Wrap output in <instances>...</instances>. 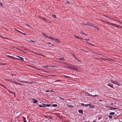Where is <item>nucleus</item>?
Instances as JSON below:
<instances>
[{"instance_id":"f257e3e1","label":"nucleus","mask_w":122,"mask_h":122,"mask_svg":"<svg viewBox=\"0 0 122 122\" xmlns=\"http://www.w3.org/2000/svg\"><path fill=\"white\" fill-rule=\"evenodd\" d=\"M110 81L112 83L114 84H116L118 86H119L120 85V84L119 81L116 80L114 81L111 80H110Z\"/></svg>"},{"instance_id":"f03ea898","label":"nucleus","mask_w":122,"mask_h":122,"mask_svg":"<svg viewBox=\"0 0 122 122\" xmlns=\"http://www.w3.org/2000/svg\"><path fill=\"white\" fill-rule=\"evenodd\" d=\"M78 68L77 66L74 65V66H73L72 69L77 71L78 70Z\"/></svg>"},{"instance_id":"7ed1b4c3","label":"nucleus","mask_w":122,"mask_h":122,"mask_svg":"<svg viewBox=\"0 0 122 122\" xmlns=\"http://www.w3.org/2000/svg\"><path fill=\"white\" fill-rule=\"evenodd\" d=\"M7 90L8 91V92H9L10 93H11V94H14V97H15V92H13L11 91H10L9 90H8V89H7Z\"/></svg>"},{"instance_id":"20e7f679","label":"nucleus","mask_w":122,"mask_h":122,"mask_svg":"<svg viewBox=\"0 0 122 122\" xmlns=\"http://www.w3.org/2000/svg\"><path fill=\"white\" fill-rule=\"evenodd\" d=\"M73 66H74V65L71 64H70L69 65L68 68L72 69Z\"/></svg>"},{"instance_id":"39448f33","label":"nucleus","mask_w":122,"mask_h":122,"mask_svg":"<svg viewBox=\"0 0 122 122\" xmlns=\"http://www.w3.org/2000/svg\"><path fill=\"white\" fill-rule=\"evenodd\" d=\"M17 57H18V58H20V59H19V60L21 61H23L24 60V58L22 57H20L19 56H17Z\"/></svg>"},{"instance_id":"423d86ee","label":"nucleus","mask_w":122,"mask_h":122,"mask_svg":"<svg viewBox=\"0 0 122 122\" xmlns=\"http://www.w3.org/2000/svg\"><path fill=\"white\" fill-rule=\"evenodd\" d=\"M42 34L43 36L44 37H46V38H47V37H48V36H47L46 34L45 33H42Z\"/></svg>"},{"instance_id":"0eeeda50","label":"nucleus","mask_w":122,"mask_h":122,"mask_svg":"<svg viewBox=\"0 0 122 122\" xmlns=\"http://www.w3.org/2000/svg\"><path fill=\"white\" fill-rule=\"evenodd\" d=\"M32 100L34 101L33 102L34 103H36L37 104H38L37 103L38 102V101L37 100H35V99H32Z\"/></svg>"},{"instance_id":"6e6552de","label":"nucleus","mask_w":122,"mask_h":122,"mask_svg":"<svg viewBox=\"0 0 122 122\" xmlns=\"http://www.w3.org/2000/svg\"><path fill=\"white\" fill-rule=\"evenodd\" d=\"M78 112L79 113L81 114H82L83 113V110H78Z\"/></svg>"},{"instance_id":"1a4fd4ad","label":"nucleus","mask_w":122,"mask_h":122,"mask_svg":"<svg viewBox=\"0 0 122 122\" xmlns=\"http://www.w3.org/2000/svg\"><path fill=\"white\" fill-rule=\"evenodd\" d=\"M107 86L111 87L112 88H113V85L111 84L110 83H108L107 85Z\"/></svg>"},{"instance_id":"9d476101","label":"nucleus","mask_w":122,"mask_h":122,"mask_svg":"<svg viewBox=\"0 0 122 122\" xmlns=\"http://www.w3.org/2000/svg\"><path fill=\"white\" fill-rule=\"evenodd\" d=\"M22 118L24 119L23 121L24 122H27V121L26 120V118L24 117H22Z\"/></svg>"},{"instance_id":"9b49d317","label":"nucleus","mask_w":122,"mask_h":122,"mask_svg":"<svg viewBox=\"0 0 122 122\" xmlns=\"http://www.w3.org/2000/svg\"><path fill=\"white\" fill-rule=\"evenodd\" d=\"M59 59L60 60H61L62 61H65V59L64 57H61Z\"/></svg>"},{"instance_id":"f8f14e48","label":"nucleus","mask_w":122,"mask_h":122,"mask_svg":"<svg viewBox=\"0 0 122 122\" xmlns=\"http://www.w3.org/2000/svg\"><path fill=\"white\" fill-rule=\"evenodd\" d=\"M94 28L96 30H98L99 29L96 26H94Z\"/></svg>"},{"instance_id":"ddd939ff","label":"nucleus","mask_w":122,"mask_h":122,"mask_svg":"<svg viewBox=\"0 0 122 122\" xmlns=\"http://www.w3.org/2000/svg\"><path fill=\"white\" fill-rule=\"evenodd\" d=\"M54 40H55V42H60V41L58 39H54Z\"/></svg>"},{"instance_id":"4468645a","label":"nucleus","mask_w":122,"mask_h":122,"mask_svg":"<svg viewBox=\"0 0 122 122\" xmlns=\"http://www.w3.org/2000/svg\"><path fill=\"white\" fill-rule=\"evenodd\" d=\"M87 25H90V26H93V25H92V24H91V23H87Z\"/></svg>"},{"instance_id":"2eb2a0df","label":"nucleus","mask_w":122,"mask_h":122,"mask_svg":"<svg viewBox=\"0 0 122 122\" xmlns=\"http://www.w3.org/2000/svg\"><path fill=\"white\" fill-rule=\"evenodd\" d=\"M0 85L1 86L3 87H4L5 89H7V88L4 85H3L2 84H0Z\"/></svg>"},{"instance_id":"dca6fc26","label":"nucleus","mask_w":122,"mask_h":122,"mask_svg":"<svg viewBox=\"0 0 122 122\" xmlns=\"http://www.w3.org/2000/svg\"><path fill=\"white\" fill-rule=\"evenodd\" d=\"M7 56L8 57H9L11 58H13V59H14V57H13V56H10L9 55H7Z\"/></svg>"},{"instance_id":"f3484780","label":"nucleus","mask_w":122,"mask_h":122,"mask_svg":"<svg viewBox=\"0 0 122 122\" xmlns=\"http://www.w3.org/2000/svg\"><path fill=\"white\" fill-rule=\"evenodd\" d=\"M32 52H33V53H35L36 54H38V55H41V56H44L43 55L41 54H38V53H36L35 52H34L33 51H32Z\"/></svg>"},{"instance_id":"a211bd4d","label":"nucleus","mask_w":122,"mask_h":122,"mask_svg":"<svg viewBox=\"0 0 122 122\" xmlns=\"http://www.w3.org/2000/svg\"><path fill=\"white\" fill-rule=\"evenodd\" d=\"M47 38H49L50 39L52 40H54V38H52L51 37H49V36H48V37H47Z\"/></svg>"},{"instance_id":"6ab92c4d","label":"nucleus","mask_w":122,"mask_h":122,"mask_svg":"<svg viewBox=\"0 0 122 122\" xmlns=\"http://www.w3.org/2000/svg\"><path fill=\"white\" fill-rule=\"evenodd\" d=\"M115 114V113L114 112H111L109 113V114L110 115H114Z\"/></svg>"},{"instance_id":"aec40b11","label":"nucleus","mask_w":122,"mask_h":122,"mask_svg":"<svg viewBox=\"0 0 122 122\" xmlns=\"http://www.w3.org/2000/svg\"><path fill=\"white\" fill-rule=\"evenodd\" d=\"M74 36L75 37L77 38V39H79V38H80V37L79 36H76V35H74Z\"/></svg>"},{"instance_id":"412c9836","label":"nucleus","mask_w":122,"mask_h":122,"mask_svg":"<svg viewBox=\"0 0 122 122\" xmlns=\"http://www.w3.org/2000/svg\"><path fill=\"white\" fill-rule=\"evenodd\" d=\"M52 106L54 107H56L57 106V105L56 104H54L52 105Z\"/></svg>"},{"instance_id":"4be33fe9","label":"nucleus","mask_w":122,"mask_h":122,"mask_svg":"<svg viewBox=\"0 0 122 122\" xmlns=\"http://www.w3.org/2000/svg\"><path fill=\"white\" fill-rule=\"evenodd\" d=\"M106 107H108V108H110V110H112L113 109V108H112V107H107V106Z\"/></svg>"},{"instance_id":"5701e85b","label":"nucleus","mask_w":122,"mask_h":122,"mask_svg":"<svg viewBox=\"0 0 122 122\" xmlns=\"http://www.w3.org/2000/svg\"><path fill=\"white\" fill-rule=\"evenodd\" d=\"M91 96L92 97H96V96H97L98 97V96L97 95H91Z\"/></svg>"},{"instance_id":"b1692460","label":"nucleus","mask_w":122,"mask_h":122,"mask_svg":"<svg viewBox=\"0 0 122 122\" xmlns=\"http://www.w3.org/2000/svg\"><path fill=\"white\" fill-rule=\"evenodd\" d=\"M39 106L41 107H46V106L41 105H39Z\"/></svg>"},{"instance_id":"393cba45","label":"nucleus","mask_w":122,"mask_h":122,"mask_svg":"<svg viewBox=\"0 0 122 122\" xmlns=\"http://www.w3.org/2000/svg\"><path fill=\"white\" fill-rule=\"evenodd\" d=\"M109 118L110 119H112V117L111 115H109L108 116Z\"/></svg>"},{"instance_id":"a878e982","label":"nucleus","mask_w":122,"mask_h":122,"mask_svg":"<svg viewBox=\"0 0 122 122\" xmlns=\"http://www.w3.org/2000/svg\"><path fill=\"white\" fill-rule=\"evenodd\" d=\"M115 21H117L119 22V23H121V24H122V22H120V21H119V20H115Z\"/></svg>"},{"instance_id":"bb28decb","label":"nucleus","mask_w":122,"mask_h":122,"mask_svg":"<svg viewBox=\"0 0 122 122\" xmlns=\"http://www.w3.org/2000/svg\"><path fill=\"white\" fill-rule=\"evenodd\" d=\"M52 16L54 18H56V16L55 15H52Z\"/></svg>"},{"instance_id":"cd10ccee","label":"nucleus","mask_w":122,"mask_h":122,"mask_svg":"<svg viewBox=\"0 0 122 122\" xmlns=\"http://www.w3.org/2000/svg\"><path fill=\"white\" fill-rule=\"evenodd\" d=\"M84 40H86V41H89L90 40V39H84Z\"/></svg>"},{"instance_id":"c85d7f7f","label":"nucleus","mask_w":122,"mask_h":122,"mask_svg":"<svg viewBox=\"0 0 122 122\" xmlns=\"http://www.w3.org/2000/svg\"><path fill=\"white\" fill-rule=\"evenodd\" d=\"M64 76L65 77H66V78H70V76H65V75Z\"/></svg>"},{"instance_id":"c756f323","label":"nucleus","mask_w":122,"mask_h":122,"mask_svg":"<svg viewBox=\"0 0 122 122\" xmlns=\"http://www.w3.org/2000/svg\"><path fill=\"white\" fill-rule=\"evenodd\" d=\"M73 56L75 58V59H77V58H76V56L75 55L73 54Z\"/></svg>"},{"instance_id":"7c9ffc66","label":"nucleus","mask_w":122,"mask_h":122,"mask_svg":"<svg viewBox=\"0 0 122 122\" xmlns=\"http://www.w3.org/2000/svg\"><path fill=\"white\" fill-rule=\"evenodd\" d=\"M0 5L1 6H3V5L2 4V3L0 2Z\"/></svg>"},{"instance_id":"2f4dec72","label":"nucleus","mask_w":122,"mask_h":122,"mask_svg":"<svg viewBox=\"0 0 122 122\" xmlns=\"http://www.w3.org/2000/svg\"><path fill=\"white\" fill-rule=\"evenodd\" d=\"M43 20L45 21H46V20L45 18H44L43 19Z\"/></svg>"},{"instance_id":"473e14b6","label":"nucleus","mask_w":122,"mask_h":122,"mask_svg":"<svg viewBox=\"0 0 122 122\" xmlns=\"http://www.w3.org/2000/svg\"><path fill=\"white\" fill-rule=\"evenodd\" d=\"M90 108H91V107H93L92 105H90Z\"/></svg>"},{"instance_id":"72a5a7b5","label":"nucleus","mask_w":122,"mask_h":122,"mask_svg":"<svg viewBox=\"0 0 122 122\" xmlns=\"http://www.w3.org/2000/svg\"><path fill=\"white\" fill-rule=\"evenodd\" d=\"M11 75H12V76H16V75L15 74H11Z\"/></svg>"},{"instance_id":"f704fd0d","label":"nucleus","mask_w":122,"mask_h":122,"mask_svg":"<svg viewBox=\"0 0 122 122\" xmlns=\"http://www.w3.org/2000/svg\"><path fill=\"white\" fill-rule=\"evenodd\" d=\"M50 106V104H49V105L47 104V105H46V106H47V107H49Z\"/></svg>"},{"instance_id":"c9c22d12","label":"nucleus","mask_w":122,"mask_h":122,"mask_svg":"<svg viewBox=\"0 0 122 122\" xmlns=\"http://www.w3.org/2000/svg\"><path fill=\"white\" fill-rule=\"evenodd\" d=\"M87 23H83V25H87Z\"/></svg>"},{"instance_id":"e433bc0d","label":"nucleus","mask_w":122,"mask_h":122,"mask_svg":"<svg viewBox=\"0 0 122 122\" xmlns=\"http://www.w3.org/2000/svg\"><path fill=\"white\" fill-rule=\"evenodd\" d=\"M59 98H60V99H62L63 100H65V98H62V97H59Z\"/></svg>"},{"instance_id":"4c0bfd02","label":"nucleus","mask_w":122,"mask_h":122,"mask_svg":"<svg viewBox=\"0 0 122 122\" xmlns=\"http://www.w3.org/2000/svg\"><path fill=\"white\" fill-rule=\"evenodd\" d=\"M5 80L6 81H10V80H9V79H5Z\"/></svg>"},{"instance_id":"58836bf2","label":"nucleus","mask_w":122,"mask_h":122,"mask_svg":"<svg viewBox=\"0 0 122 122\" xmlns=\"http://www.w3.org/2000/svg\"><path fill=\"white\" fill-rule=\"evenodd\" d=\"M49 67V66H46L44 67H46L47 69H48V67Z\"/></svg>"},{"instance_id":"ea45409f","label":"nucleus","mask_w":122,"mask_h":122,"mask_svg":"<svg viewBox=\"0 0 122 122\" xmlns=\"http://www.w3.org/2000/svg\"><path fill=\"white\" fill-rule=\"evenodd\" d=\"M14 59L17 60H19V59L18 58H15V57H14Z\"/></svg>"},{"instance_id":"a19ab883","label":"nucleus","mask_w":122,"mask_h":122,"mask_svg":"<svg viewBox=\"0 0 122 122\" xmlns=\"http://www.w3.org/2000/svg\"><path fill=\"white\" fill-rule=\"evenodd\" d=\"M76 59L77 60V61H78V62H81L80 61V60H79V59H77H77Z\"/></svg>"},{"instance_id":"79ce46f5","label":"nucleus","mask_w":122,"mask_h":122,"mask_svg":"<svg viewBox=\"0 0 122 122\" xmlns=\"http://www.w3.org/2000/svg\"><path fill=\"white\" fill-rule=\"evenodd\" d=\"M12 82L13 83H15L16 84V82H15V81H12Z\"/></svg>"},{"instance_id":"37998d69","label":"nucleus","mask_w":122,"mask_h":122,"mask_svg":"<svg viewBox=\"0 0 122 122\" xmlns=\"http://www.w3.org/2000/svg\"><path fill=\"white\" fill-rule=\"evenodd\" d=\"M79 39H80L81 40H83V39L81 37H80Z\"/></svg>"},{"instance_id":"c03bdc74","label":"nucleus","mask_w":122,"mask_h":122,"mask_svg":"<svg viewBox=\"0 0 122 122\" xmlns=\"http://www.w3.org/2000/svg\"><path fill=\"white\" fill-rule=\"evenodd\" d=\"M87 44H91V45H92V44H91L90 43V42H87Z\"/></svg>"},{"instance_id":"a18cd8bd","label":"nucleus","mask_w":122,"mask_h":122,"mask_svg":"<svg viewBox=\"0 0 122 122\" xmlns=\"http://www.w3.org/2000/svg\"><path fill=\"white\" fill-rule=\"evenodd\" d=\"M26 25L27 26H28L29 27H30V25H29L28 24H26Z\"/></svg>"},{"instance_id":"49530a36","label":"nucleus","mask_w":122,"mask_h":122,"mask_svg":"<svg viewBox=\"0 0 122 122\" xmlns=\"http://www.w3.org/2000/svg\"><path fill=\"white\" fill-rule=\"evenodd\" d=\"M17 31L18 32H19L21 33V32H21L20 31H19V30H17Z\"/></svg>"},{"instance_id":"de8ad7c7","label":"nucleus","mask_w":122,"mask_h":122,"mask_svg":"<svg viewBox=\"0 0 122 122\" xmlns=\"http://www.w3.org/2000/svg\"><path fill=\"white\" fill-rule=\"evenodd\" d=\"M89 105V104H85V105H84L85 106H88Z\"/></svg>"},{"instance_id":"09e8293b","label":"nucleus","mask_w":122,"mask_h":122,"mask_svg":"<svg viewBox=\"0 0 122 122\" xmlns=\"http://www.w3.org/2000/svg\"><path fill=\"white\" fill-rule=\"evenodd\" d=\"M21 33L22 34H23L24 35H26V34L25 33H22V32H21Z\"/></svg>"},{"instance_id":"8fccbe9b","label":"nucleus","mask_w":122,"mask_h":122,"mask_svg":"<svg viewBox=\"0 0 122 122\" xmlns=\"http://www.w3.org/2000/svg\"><path fill=\"white\" fill-rule=\"evenodd\" d=\"M109 18V19H110L112 20H114V19H111V18H109H109Z\"/></svg>"},{"instance_id":"3c124183","label":"nucleus","mask_w":122,"mask_h":122,"mask_svg":"<svg viewBox=\"0 0 122 122\" xmlns=\"http://www.w3.org/2000/svg\"><path fill=\"white\" fill-rule=\"evenodd\" d=\"M49 92V91H48V90H46V92Z\"/></svg>"},{"instance_id":"603ef678","label":"nucleus","mask_w":122,"mask_h":122,"mask_svg":"<svg viewBox=\"0 0 122 122\" xmlns=\"http://www.w3.org/2000/svg\"><path fill=\"white\" fill-rule=\"evenodd\" d=\"M110 24L114 26H115V25H116L115 24L114 25H113V24Z\"/></svg>"},{"instance_id":"864d4df0","label":"nucleus","mask_w":122,"mask_h":122,"mask_svg":"<svg viewBox=\"0 0 122 122\" xmlns=\"http://www.w3.org/2000/svg\"><path fill=\"white\" fill-rule=\"evenodd\" d=\"M117 109V108H113V109L115 110V109Z\"/></svg>"},{"instance_id":"5fc2aeb1","label":"nucleus","mask_w":122,"mask_h":122,"mask_svg":"<svg viewBox=\"0 0 122 122\" xmlns=\"http://www.w3.org/2000/svg\"><path fill=\"white\" fill-rule=\"evenodd\" d=\"M81 105H82V106H84V105L83 103H81Z\"/></svg>"},{"instance_id":"6e6d98bb","label":"nucleus","mask_w":122,"mask_h":122,"mask_svg":"<svg viewBox=\"0 0 122 122\" xmlns=\"http://www.w3.org/2000/svg\"><path fill=\"white\" fill-rule=\"evenodd\" d=\"M47 43L48 44H51V43H49V42H47Z\"/></svg>"},{"instance_id":"4d7b16f0","label":"nucleus","mask_w":122,"mask_h":122,"mask_svg":"<svg viewBox=\"0 0 122 122\" xmlns=\"http://www.w3.org/2000/svg\"><path fill=\"white\" fill-rule=\"evenodd\" d=\"M19 83L16 82V84H17V85H18L19 84Z\"/></svg>"},{"instance_id":"13d9d810","label":"nucleus","mask_w":122,"mask_h":122,"mask_svg":"<svg viewBox=\"0 0 122 122\" xmlns=\"http://www.w3.org/2000/svg\"><path fill=\"white\" fill-rule=\"evenodd\" d=\"M49 92H54L52 90H51V91H50Z\"/></svg>"},{"instance_id":"bf43d9fd","label":"nucleus","mask_w":122,"mask_h":122,"mask_svg":"<svg viewBox=\"0 0 122 122\" xmlns=\"http://www.w3.org/2000/svg\"><path fill=\"white\" fill-rule=\"evenodd\" d=\"M83 34L85 35H86V36H87V35L86 34H85L83 33Z\"/></svg>"},{"instance_id":"052dcab7","label":"nucleus","mask_w":122,"mask_h":122,"mask_svg":"<svg viewBox=\"0 0 122 122\" xmlns=\"http://www.w3.org/2000/svg\"><path fill=\"white\" fill-rule=\"evenodd\" d=\"M115 26H116L117 27H119V26H116V25H115Z\"/></svg>"},{"instance_id":"680f3d73","label":"nucleus","mask_w":122,"mask_h":122,"mask_svg":"<svg viewBox=\"0 0 122 122\" xmlns=\"http://www.w3.org/2000/svg\"><path fill=\"white\" fill-rule=\"evenodd\" d=\"M96 121L95 120H94L92 122H96Z\"/></svg>"},{"instance_id":"e2e57ef3","label":"nucleus","mask_w":122,"mask_h":122,"mask_svg":"<svg viewBox=\"0 0 122 122\" xmlns=\"http://www.w3.org/2000/svg\"><path fill=\"white\" fill-rule=\"evenodd\" d=\"M18 85H22V84H20V83H19V84Z\"/></svg>"},{"instance_id":"0e129e2a","label":"nucleus","mask_w":122,"mask_h":122,"mask_svg":"<svg viewBox=\"0 0 122 122\" xmlns=\"http://www.w3.org/2000/svg\"><path fill=\"white\" fill-rule=\"evenodd\" d=\"M14 29H15V30L16 31H17V30H17L15 28H14Z\"/></svg>"},{"instance_id":"69168bd1","label":"nucleus","mask_w":122,"mask_h":122,"mask_svg":"<svg viewBox=\"0 0 122 122\" xmlns=\"http://www.w3.org/2000/svg\"><path fill=\"white\" fill-rule=\"evenodd\" d=\"M81 33H82V34H83V33L82 32V31H81Z\"/></svg>"},{"instance_id":"338daca9","label":"nucleus","mask_w":122,"mask_h":122,"mask_svg":"<svg viewBox=\"0 0 122 122\" xmlns=\"http://www.w3.org/2000/svg\"><path fill=\"white\" fill-rule=\"evenodd\" d=\"M81 50H82L83 51H85L84 50H83V49H81Z\"/></svg>"},{"instance_id":"774afa93","label":"nucleus","mask_w":122,"mask_h":122,"mask_svg":"<svg viewBox=\"0 0 122 122\" xmlns=\"http://www.w3.org/2000/svg\"><path fill=\"white\" fill-rule=\"evenodd\" d=\"M113 103H111L110 104L111 105H113Z\"/></svg>"}]
</instances>
